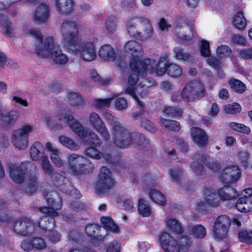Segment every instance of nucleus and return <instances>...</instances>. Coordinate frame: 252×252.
Here are the masks:
<instances>
[{
  "label": "nucleus",
  "mask_w": 252,
  "mask_h": 252,
  "mask_svg": "<svg viewBox=\"0 0 252 252\" xmlns=\"http://www.w3.org/2000/svg\"><path fill=\"white\" fill-rule=\"evenodd\" d=\"M87 159L76 154H71L68 158V165L70 171L75 175L87 172Z\"/></svg>",
  "instance_id": "nucleus-15"
},
{
  "label": "nucleus",
  "mask_w": 252,
  "mask_h": 252,
  "mask_svg": "<svg viewBox=\"0 0 252 252\" xmlns=\"http://www.w3.org/2000/svg\"><path fill=\"white\" fill-rule=\"evenodd\" d=\"M138 211L140 215L143 217H148L152 213V209L148 202L142 198L138 200Z\"/></svg>",
  "instance_id": "nucleus-35"
},
{
  "label": "nucleus",
  "mask_w": 252,
  "mask_h": 252,
  "mask_svg": "<svg viewBox=\"0 0 252 252\" xmlns=\"http://www.w3.org/2000/svg\"><path fill=\"white\" fill-rule=\"evenodd\" d=\"M132 117L137 120L140 123L141 126L150 132H155L156 128L153 124L147 118L142 116L141 114L133 113Z\"/></svg>",
  "instance_id": "nucleus-30"
},
{
  "label": "nucleus",
  "mask_w": 252,
  "mask_h": 252,
  "mask_svg": "<svg viewBox=\"0 0 252 252\" xmlns=\"http://www.w3.org/2000/svg\"><path fill=\"white\" fill-rule=\"evenodd\" d=\"M58 11L63 14H68L73 10L72 0H55Z\"/></svg>",
  "instance_id": "nucleus-23"
},
{
  "label": "nucleus",
  "mask_w": 252,
  "mask_h": 252,
  "mask_svg": "<svg viewBox=\"0 0 252 252\" xmlns=\"http://www.w3.org/2000/svg\"><path fill=\"white\" fill-rule=\"evenodd\" d=\"M201 55L204 57L209 56L211 54L209 43L204 40L200 41L199 44Z\"/></svg>",
  "instance_id": "nucleus-50"
},
{
  "label": "nucleus",
  "mask_w": 252,
  "mask_h": 252,
  "mask_svg": "<svg viewBox=\"0 0 252 252\" xmlns=\"http://www.w3.org/2000/svg\"><path fill=\"white\" fill-rule=\"evenodd\" d=\"M224 111L227 114H236L241 111V107L237 103H233L225 105L224 107Z\"/></svg>",
  "instance_id": "nucleus-45"
},
{
  "label": "nucleus",
  "mask_w": 252,
  "mask_h": 252,
  "mask_svg": "<svg viewBox=\"0 0 252 252\" xmlns=\"http://www.w3.org/2000/svg\"><path fill=\"white\" fill-rule=\"evenodd\" d=\"M181 176L182 170L179 168L171 169L169 173L170 180L173 182H178L180 180Z\"/></svg>",
  "instance_id": "nucleus-49"
},
{
  "label": "nucleus",
  "mask_w": 252,
  "mask_h": 252,
  "mask_svg": "<svg viewBox=\"0 0 252 252\" xmlns=\"http://www.w3.org/2000/svg\"><path fill=\"white\" fill-rule=\"evenodd\" d=\"M113 99V97L106 99L97 98L94 100V105L99 108L107 107L109 106L111 101Z\"/></svg>",
  "instance_id": "nucleus-55"
},
{
  "label": "nucleus",
  "mask_w": 252,
  "mask_h": 252,
  "mask_svg": "<svg viewBox=\"0 0 252 252\" xmlns=\"http://www.w3.org/2000/svg\"><path fill=\"white\" fill-rule=\"evenodd\" d=\"M99 56L104 60L113 61L115 58L114 49L110 45H103L99 49Z\"/></svg>",
  "instance_id": "nucleus-26"
},
{
  "label": "nucleus",
  "mask_w": 252,
  "mask_h": 252,
  "mask_svg": "<svg viewBox=\"0 0 252 252\" xmlns=\"http://www.w3.org/2000/svg\"><path fill=\"white\" fill-rule=\"evenodd\" d=\"M12 101L15 105H20L24 107H27L29 106L28 101L18 95H14L12 97Z\"/></svg>",
  "instance_id": "nucleus-60"
},
{
  "label": "nucleus",
  "mask_w": 252,
  "mask_h": 252,
  "mask_svg": "<svg viewBox=\"0 0 252 252\" xmlns=\"http://www.w3.org/2000/svg\"><path fill=\"white\" fill-rule=\"evenodd\" d=\"M117 21L115 18H108L105 23V28L107 32L113 33L117 29Z\"/></svg>",
  "instance_id": "nucleus-51"
},
{
  "label": "nucleus",
  "mask_w": 252,
  "mask_h": 252,
  "mask_svg": "<svg viewBox=\"0 0 252 252\" xmlns=\"http://www.w3.org/2000/svg\"><path fill=\"white\" fill-rule=\"evenodd\" d=\"M238 236L242 242L252 244V230H242L239 232Z\"/></svg>",
  "instance_id": "nucleus-44"
},
{
  "label": "nucleus",
  "mask_w": 252,
  "mask_h": 252,
  "mask_svg": "<svg viewBox=\"0 0 252 252\" xmlns=\"http://www.w3.org/2000/svg\"><path fill=\"white\" fill-rule=\"evenodd\" d=\"M162 57H165L166 58L167 63L165 65L164 68L165 71L162 76H163L167 72L170 76L173 77H178L180 76L182 74V68L177 64L174 63L169 64L168 59L167 56H164Z\"/></svg>",
  "instance_id": "nucleus-29"
},
{
  "label": "nucleus",
  "mask_w": 252,
  "mask_h": 252,
  "mask_svg": "<svg viewBox=\"0 0 252 252\" xmlns=\"http://www.w3.org/2000/svg\"><path fill=\"white\" fill-rule=\"evenodd\" d=\"M88 122L94 129L104 124L99 115L95 112H92L90 114Z\"/></svg>",
  "instance_id": "nucleus-40"
},
{
  "label": "nucleus",
  "mask_w": 252,
  "mask_h": 252,
  "mask_svg": "<svg viewBox=\"0 0 252 252\" xmlns=\"http://www.w3.org/2000/svg\"><path fill=\"white\" fill-rule=\"evenodd\" d=\"M37 183L35 176L31 177L29 179L28 186L26 189L27 192L33 193L37 189Z\"/></svg>",
  "instance_id": "nucleus-54"
},
{
  "label": "nucleus",
  "mask_w": 252,
  "mask_h": 252,
  "mask_svg": "<svg viewBox=\"0 0 252 252\" xmlns=\"http://www.w3.org/2000/svg\"><path fill=\"white\" fill-rule=\"evenodd\" d=\"M34 126L26 124L14 130L11 134L10 140L13 147L19 150H24L29 146L30 134L33 132Z\"/></svg>",
  "instance_id": "nucleus-10"
},
{
  "label": "nucleus",
  "mask_w": 252,
  "mask_h": 252,
  "mask_svg": "<svg viewBox=\"0 0 252 252\" xmlns=\"http://www.w3.org/2000/svg\"><path fill=\"white\" fill-rule=\"evenodd\" d=\"M233 23L238 29H243L245 27L247 21L242 12L239 11L236 14L233 19Z\"/></svg>",
  "instance_id": "nucleus-41"
},
{
  "label": "nucleus",
  "mask_w": 252,
  "mask_h": 252,
  "mask_svg": "<svg viewBox=\"0 0 252 252\" xmlns=\"http://www.w3.org/2000/svg\"><path fill=\"white\" fill-rule=\"evenodd\" d=\"M228 83L231 89L236 92L242 93L245 91V85L239 80L231 79L229 81Z\"/></svg>",
  "instance_id": "nucleus-42"
},
{
  "label": "nucleus",
  "mask_w": 252,
  "mask_h": 252,
  "mask_svg": "<svg viewBox=\"0 0 252 252\" xmlns=\"http://www.w3.org/2000/svg\"><path fill=\"white\" fill-rule=\"evenodd\" d=\"M229 126L232 129L245 134H248L251 132L250 128L249 127L241 124L231 122L229 123Z\"/></svg>",
  "instance_id": "nucleus-46"
},
{
  "label": "nucleus",
  "mask_w": 252,
  "mask_h": 252,
  "mask_svg": "<svg viewBox=\"0 0 252 252\" xmlns=\"http://www.w3.org/2000/svg\"><path fill=\"white\" fill-rule=\"evenodd\" d=\"M47 202L49 207H44L40 208V211L47 216H45L42 220L44 221H48V223L43 224L39 222L38 226L43 229L48 230L49 234L47 235L49 239L53 242H57L60 240L61 235L57 231H52L55 225V221L53 217L57 216V210L61 208L62 205L60 201L59 200L58 203H55L54 199L52 197H49L48 195H46Z\"/></svg>",
  "instance_id": "nucleus-4"
},
{
  "label": "nucleus",
  "mask_w": 252,
  "mask_h": 252,
  "mask_svg": "<svg viewBox=\"0 0 252 252\" xmlns=\"http://www.w3.org/2000/svg\"><path fill=\"white\" fill-rule=\"evenodd\" d=\"M158 240L165 252H189L191 243L190 239L187 236L181 237L176 240L167 232L161 233Z\"/></svg>",
  "instance_id": "nucleus-9"
},
{
  "label": "nucleus",
  "mask_w": 252,
  "mask_h": 252,
  "mask_svg": "<svg viewBox=\"0 0 252 252\" xmlns=\"http://www.w3.org/2000/svg\"><path fill=\"white\" fill-rule=\"evenodd\" d=\"M101 228L98 227L95 224H89L86 226L85 231L87 234L89 236H93L96 231L99 229L100 230Z\"/></svg>",
  "instance_id": "nucleus-64"
},
{
  "label": "nucleus",
  "mask_w": 252,
  "mask_h": 252,
  "mask_svg": "<svg viewBox=\"0 0 252 252\" xmlns=\"http://www.w3.org/2000/svg\"><path fill=\"white\" fill-rule=\"evenodd\" d=\"M106 118L112 121L110 125L112 129V139L115 146L120 148L129 146L133 140L132 133L111 114H107Z\"/></svg>",
  "instance_id": "nucleus-6"
},
{
  "label": "nucleus",
  "mask_w": 252,
  "mask_h": 252,
  "mask_svg": "<svg viewBox=\"0 0 252 252\" xmlns=\"http://www.w3.org/2000/svg\"><path fill=\"white\" fill-rule=\"evenodd\" d=\"M126 29L130 36L142 40L150 39L153 33L149 21L143 17H134L128 19Z\"/></svg>",
  "instance_id": "nucleus-5"
},
{
  "label": "nucleus",
  "mask_w": 252,
  "mask_h": 252,
  "mask_svg": "<svg viewBox=\"0 0 252 252\" xmlns=\"http://www.w3.org/2000/svg\"><path fill=\"white\" fill-rule=\"evenodd\" d=\"M24 33L25 35L32 36L37 40L42 38V35L39 30L34 28H26L24 30Z\"/></svg>",
  "instance_id": "nucleus-48"
},
{
  "label": "nucleus",
  "mask_w": 252,
  "mask_h": 252,
  "mask_svg": "<svg viewBox=\"0 0 252 252\" xmlns=\"http://www.w3.org/2000/svg\"><path fill=\"white\" fill-rule=\"evenodd\" d=\"M40 165L44 173L48 175L53 181L58 176V174L55 173L47 156H43L40 161Z\"/></svg>",
  "instance_id": "nucleus-24"
},
{
  "label": "nucleus",
  "mask_w": 252,
  "mask_h": 252,
  "mask_svg": "<svg viewBox=\"0 0 252 252\" xmlns=\"http://www.w3.org/2000/svg\"><path fill=\"white\" fill-rule=\"evenodd\" d=\"M100 220L105 229L114 233L119 232L118 226L114 223L111 218L103 217Z\"/></svg>",
  "instance_id": "nucleus-37"
},
{
  "label": "nucleus",
  "mask_w": 252,
  "mask_h": 252,
  "mask_svg": "<svg viewBox=\"0 0 252 252\" xmlns=\"http://www.w3.org/2000/svg\"><path fill=\"white\" fill-rule=\"evenodd\" d=\"M202 161L207 168L212 171H217L220 168V162L213 157L204 156L202 158Z\"/></svg>",
  "instance_id": "nucleus-34"
},
{
  "label": "nucleus",
  "mask_w": 252,
  "mask_h": 252,
  "mask_svg": "<svg viewBox=\"0 0 252 252\" xmlns=\"http://www.w3.org/2000/svg\"><path fill=\"white\" fill-rule=\"evenodd\" d=\"M191 135L194 143L199 146H203L207 142V136L205 131L200 128L198 127L192 128Z\"/></svg>",
  "instance_id": "nucleus-22"
},
{
  "label": "nucleus",
  "mask_w": 252,
  "mask_h": 252,
  "mask_svg": "<svg viewBox=\"0 0 252 252\" xmlns=\"http://www.w3.org/2000/svg\"><path fill=\"white\" fill-rule=\"evenodd\" d=\"M35 53L41 58H50L56 64L63 65L68 61L67 55L61 48L60 45L55 42L53 36H49L35 44Z\"/></svg>",
  "instance_id": "nucleus-3"
},
{
  "label": "nucleus",
  "mask_w": 252,
  "mask_h": 252,
  "mask_svg": "<svg viewBox=\"0 0 252 252\" xmlns=\"http://www.w3.org/2000/svg\"><path fill=\"white\" fill-rule=\"evenodd\" d=\"M241 170L237 165H230L224 168L220 175L222 182L235 183L241 178Z\"/></svg>",
  "instance_id": "nucleus-17"
},
{
  "label": "nucleus",
  "mask_w": 252,
  "mask_h": 252,
  "mask_svg": "<svg viewBox=\"0 0 252 252\" xmlns=\"http://www.w3.org/2000/svg\"><path fill=\"white\" fill-rule=\"evenodd\" d=\"M59 153V151L57 150L50 154V158L52 162L58 167H61L63 164V161L60 158Z\"/></svg>",
  "instance_id": "nucleus-59"
},
{
  "label": "nucleus",
  "mask_w": 252,
  "mask_h": 252,
  "mask_svg": "<svg viewBox=\"0 0 252 252\" xmlns=\"http://www.w3.org/2000/svg\"><path fill=\"white\" fill-rule=\"evenodd\" d=\"M175 58L178 60L188 61L190 58V55L184 52L182 49L177 48L174 50Z\"/></svg>",
  "instance_id": "nucleus-58"
},
{
  "label": "nucleus",
  "mask_w": 252,
  "mask_h": 252,
  "mask_svg": "<svg viewBox=\"0 0 252 252\" xmlns=\"http://www.w3.org/2000/svg\"><path fill=\"white\" fill-rule=\"evenodd\" d=\"M19 113L15 110L9 111L4 110V125H14L19 119Z\"/></svg>",
  "instance_id": "nucleus-32"
},
{
  "label": "nucleus",
  "mask_w": 252,
  "mask_h": 252,
  "mask_svg": "<svg viewBox=\"0 0 252 252\" xmlns=\"http://www.w3.org/2000/svg\"><path fill=\"white\" fill-rule=\"evenodd\" d=\"M42 145L39 142L34 143L30 148V155L32 158L34 160L40 159L43 156L40 152Z\"/></svg>",
  "instance_id": "nucleus-39"
},
{
  "label": "nucleus",
  "mask_w": 252,
  "mask_h": 252,
  "mask_svg": "<svg viewBox=\"0 0 252 252\" xmlns=\"http://www.w3.org/2000/svg\"><path fill=\"white\" fill-rule=\"evenodd\" d=\"M236 209L241 212L249 213L252 211V201L245 197H241L236 203Z\"/></svg>",
  "instance_id": "nucleus-28"
},
{
  "label": "nucleus",
  "mask_w": 252,
  "mask_h": 252,
  "mask_svg": "<svg viewBox=\"0 0 252 252\" xmlns=\"http://www.w3.org/2000/svg\"><path fill=\"white\" fill-rule=\"evenodd\" d=\"M176 35L184 41H189L194 36L193 28L187 23V19L182 18L178 20L175 27Z\"/></svg>",
  "instance_id": "nucleus-16"
},
{
  "label": "nucleus",
  "mask_w": 252,
  "mask_h": 252,
  "mask_svg": "<svg viewBox=\"0 0 252 252\" xmlns=\"http://www.w3.org/2000/svg\"><path fill=\"white\" fill-rule=\"evenodd\" d=\"M114 182L111 177V173L106 167H102L98 175L95 189L97 194H103L112 189Z\"/></svg>",
  "instance_id": "nucleus-11"
},
{
  "label": "nucleus",
  "mask_w": 252,
  "mask_h": 252,
  "mask_svg": "<svg viewBox=\"0 0 252 252\" xmlns=\"http://www.w3.org/2000/svg\"><path fill=\"white\" fill-rule=\"evenodd\" d=\"M67 98L69 103L74 106L79 107L85 105V101L78 92H72L67 94Z\"/></svg>",
  "instance_id": "nucleus-27"
},
{
  "label": "nucleus",
  "mask_w": 252,
  "mask_h": 252,
  "mask_svg": "<svg viewBox=\"0 0 252 252\" xmlns=\"http://www.w3.org/2000/svg\"><path fill=\"white\" fill-rule=\"evenodd\" d=\"M189 233L195 238L202 239L206 235L205 227L200 224L190 226L188 229Z\"/></svg>",
  "instance_id": "nucleus-33"
},
{
  "label": "nucleus",
  "mask_w": 252,
  "mask_h": 252,
  "mask_svg": "<svg viewBox=\"0 0 252 252\" xmlns=\"http://www.w3.org/2000/svg\"><path fill=\"white\" fill-rule=\"evenodd\" d=\"M115 105L117 110H122L127 107L128 103L124 98L119 97L115 99Z\"/></svg>",
  "instance_id": "nucleus-61"
},
{
  "label": "nucleus",
  "mask_w": 252,
  "mask_h": 252,
  "mask_svg": "<svg viewBox=\"0 0 252 252\" xmlns=\"http://www.w3.org/2000/svg\"><path fill=\"white\" fill-rule=\"evenodd\" d=\"M32 167L33 165L28 161L20 165L10 164L8 166L9 176L14 182L21 183L24 181L25 172Z\"/></svg>",
  "instance_id": "nucleus-14"
},
{
  "label": "nucleus",
  "mask_w": 252,
  "mask_h": 252,
  "mask_svg": "<svg viewBox=\"0 0 252 252\" xmlns=\"http://www.w3.org/2000/svg\"><path fill=\"white\" fill-rule=\"evenodd\" d=\"M204 94V88L202 84L197 81L188 84L181 93L183 98L188 101H193L197 97L202 96Z\"/></svg>",
  "instance_id": "nucleus-12"
},
{
  "label": "nucleus",
  "mask_w": 252,
  "mask_h": 252,
  "mask_svg": "<svg viewBox=\"0 0 252 252\" xmlns=\"http://www.w3.org/2000/svg\"><path fill=\"white\" fill-rule=\"evenodd\" d=\"M58 119L60 121L64 120L70 129L85 143L92 144L95 146L100 145L101 140L97 135L93 131L85 132L82 125L74 119L72 115L62 113L59 115Z\"/></svg>",
  "instance_id": "nucleus-8"
},
{
  "label": "nucleus",
  "mask_w": 252,
  "mask_h": 252,
  "mask_svg": "<svg viewBox=\"0 0 252 252\" xmlns=\"http://www.w3.org/2000/svg\"><path fill=\"white\" fill-rule=\"evenodd\" d=\"M0 26L3 33L7 36H11L14 33L12 24L6 16L0 15Z\"/></svg>",
  "instance_id": "nucleus-31"
},
{
  "label": "nucleus",
  "mask_w": 252,
  "mask_h": 252,
  "mask_svg": "<svg viewBox=\"0 0 252 252\" xmlns=\"http://www.w3.org/2000/svg\"><path fill=\"white\" fill-rule=\"evenodd\" d=\"M218 193L220 198L223 201L234 200L239 196L237 190L228 186H225L220 188L218 190Z\"/></svg>",
  "instance_id": "nucleus-20"
},
{
  "label": "nucleus",
  "mask_w": 252,
  "mask_h": 252,
  "mask_svg": "<svg viewBox=\"0 0 252 252\" xmlns=\"http://www.w3.org/2000/svg\"><path fill=\"white\" fill-rule=\"evenodd\" d=\"M49 7L47 4H41L33 14V20L36 24L45 23L49 17Z\"/></svg>",
  "instance_id": "nucleus-19"
},
{
  "label": "nucleus",
  "mask_w": 252,
  "mask_h": 252,
  "mask_svg": "<svg viewBox=\"0 0 252 252\" xmlns=\"http://www.w3.org/2000/svg\"><path fill=\"white\" fill-rule=\"evenodd\" d=\"M95 130L99 133L103 140L107 141L110 139V134L105 124Z\"/></svg>",
  "instance_id": "nucleus-57"
},
{
  "label": "nucleus",
  "mask_w": 252,
  "mask_h": 252,
  "mask_svg": "<svg viewBox=\"0 0 252 252\" xmlns=\"http://www.w3.org/2000/svg\"><path fill=\"white\" fill-rule=\"evenodd\" d=\"M203 198L207 205L212 207L217 206L220 202L219 195L212 189H206L204 190Z\"/></svg>",
  "instance_id": "nucleus-21"
},
{
  "label": "nucleus",
  "mask_w": 252,
  "mask_h": 252,
  "mask_svg": "<svg viewBox=\"0 0 252 252\" xmlns=\"http://www.w3.org/2000/svg\"><path fill=\"white\" fill-rule=\"evenodd\" d=\"M165 224L167 228L172 233L181 234L184 231L181 223L176 219H167L165 220Z\"/></svg>",
  "instance_id": "nucleus-25"
},
{
  "label": "nucleus",
  "mask_w": 252,
  "mask_h": 252,
  "mask_svg": "<svg viewBox=\"0 0 252 252\" xmlns=\"http://www.w3.org/2000/svg\"><path fill=\"white\" fill-rule=\"evenodd\" d=\"M86 154L88 156L96 159H100L103 156L102 154L98 150L93 146L86 149Z\"/></svg>",
  "instance_id": "nucleus-47"
},
{
  "label": "nucleus",
  "mask_w": 252,
  "mask_h": 252,
  "mask_svg": "<svg viewBox=\"0 0 252 252\" xmlns=\"http://www.w3.org/2000/svg\"><path fill=\"white\" fill-rule=\"evenodd\" d=\"M130 70L131 72L129 73L128 77L127 86L126 92L127 94L130 95L133 97L137 102L139 107L142 108L143 104L141 99L146 94L144 88H148L150 87L151 85L145 84V83L147 82V80L144 81L143 85H142V82L140 85H136L138 81V76L140 75L141 76H144L148 73H155L156 74V72L155 71H146L142 73L133 70L131 69H130Z\"/></svg>",
  "instance_id": "nucleus-7"
},
{
  "label": "nucleus",
  "mask_w": 252,
  "mask_h": 252,
  "mask_svg": "<svg viewBox=\"0 0 252 252\" xmlns=\"http://www.w3.org/2000/svg\"><path fill=\"white\" fill-rule=\"evenodd\" d=\"M21 248L27 252H29L34 249L33 239H25L22 241L21 245Z\"/></svg>",
  "instance_id": "nucleus-62"
},
{
  "label": "nucleus",
  "mask_w": 252,
  "mask_h": 252,
  "mask_svg": "<svg viewBox=\"0 0 252 252\" xmlns=\"http://www.w3.org/2000/svg\"><path fill=\"white\" fill-rule=\"evenodd\" d=\"M230 224V220L227 216L224 215L219 216L216 219L214 224L213 229L214 239L220 240L226 238Z\"/></svg>",
  "instance_id": "nucleus-13"
},
{
  "label": "nucleus",
  "mask_w": 252,
  "mask_h": 252,
  "mask_svg": "<svg viewBox=\"0 0 252 252\" xmlns=\"http://www.w3.org/2000/svg\"><path fill=\"white\" fill-rule=\"evenodd\" d=\"M150 196L151 199L155 203L164 205L166 200L164 194L160 191L157 189H151L150 192Z\"/></svg>",
  "instance_id": "nucleus-38"
},
{
  "label": "nucleus",
  "mask_w": 252,
  "mask_h": 252,
  "mask_svg": "<svg viewBox=\"0 0 252 252\" xmlns=\"http://www.w3.org/2000/svg\"><path fill=\"white\" fill-rule=\"evenodd\" d=\"M14 230L21 235L32 234L34 231V227L32 221L27 218H24L16 221L14 224Z\"/></svg>",
  "instance_id": "nucleus-18"
},
{
  "label": "nucleus",
  "mask_w": 252,
  "mask_h": 252,
  "mask_svg": "<svg viewBox=\"0 0 252 252\" xmlns=\"http://www.w3.org/2000/svg\"><path fill=\"white\" fill-rule=\"evenodd\" d=\"M163 113L170 117H177L181 115L182 111L180 109L172 107H166L162 110Z\"/></svg>",
  "instance_id": "nucleus-53"
},
{
  "label": "nucleus",
  "mask_w": 252,
  "mask_h": 252,
  "mask_svg": "<svg viewBox=\"0 0 252 252\" xmlns=\"http://www.w3.org/2000/svg\"><path fill=\"white\" fill-rule=\"evenodd\" d=\"M58 139L62 145L71 150H77L79 148V144L69 137L61 135L59 137Z\"/></svg>",
  "instance_id": "nucleus-36"
},
{
  "label": "nucleus",
  "mask_w": 252,
  "mask_h": 252,
  "mask_svg": "<svg viewBox=\"0 0 252 252\" xmlns=\"http://www.w3.org/2000/svg\"><path fill=\"white\" fill-rule=\"evenodd\" d=\"M121 245L117 241H113L108 246L106 252H120Z\"/></svg>",
  "instance_id": "nucleus-63"
},
{
  "label": "nucleus",
  "mask_w": 252,
  "mask_h": 252,
  "mask_svg": "<svg viewBox=\"0 0 252 252\" xmlns=\"http://www.w3.org/2000/svg\"><path fill=\"white\" fill-rule=\"evenodd\" d=\"M61 113L59 114L57 116H46L44 119V123L46 124L48 127L50 129H54L59 128V125H58L57 121H60L58 119V116Z\"/></svg>",
  "instance_id": "nucleus-43"
},
{
  "label": "nucleus",
  "mask_w": 252,
  "mask_h": 252,
  "mask_svg": "<svg viewBox=\"0 0 252 252\" xmlns=\"http://www.w3.org/2000/svg\"><path fill=\"white\" fill-rule=\"evenodd\" d=\"M32 239L34 249L41 250L46 248L47 243L44 239L40 237H35Z\"/></svg>",
  "instance_id": "nucleus-52"
},
{
  "label": "nucleus",
  "mask_w": 252,
  "mask_h": 252,
  "mask_svg": "<svg viewBox=\"0 0 252 252\" xmlns=\"http://www.w3.org/2000/svg\"><path fill=\"white\" fill-rule=\"evenodd\" d=\"M123 49L126 53L131 56L129 62L130 69L142 73L155 71L156 75L159 76L164 73L167 63L165 57H160L158 61L150 58L142 59L144 54L143 47L139 42L133 40L127 41Z\"/></svg>",
  "instance_id": "nucleus-2"
},
{
  "label": "nucleus",
  "mask_w": 252,
  "mask_h": 252,
  "mask_svg": "<svg viewBox=\"0 0 252 252\" xmlns=\"http://www.w3.org/2000/svg\"><path fill=\"white\" fill-rule=\"evenodd\" d=\"M61 32L63 44L67 53L78 56L86 62H91L95 59L96 52L94 41L79 37V26L76 22L71 21L63 22Z\"/></svg>",
  "instance_id": "nucleus-1"
},
{
  "label": "nucleus",
  "mask_w": 252,
  "mask_h": 252,
  "mask_svg": "<svg viewBox=\"0 0 252 252\" xmlns=\"http://www.w3.org/2000/svg\"><path fill=\"white\" fill-rule=\"evenodd\" d=\"M231 52V50L228 46L221 45L218 47L216 54L220 58H224L229 56Z\"/></svg>",
  "instance_id": "nucleus-56"
}]
</instances>
